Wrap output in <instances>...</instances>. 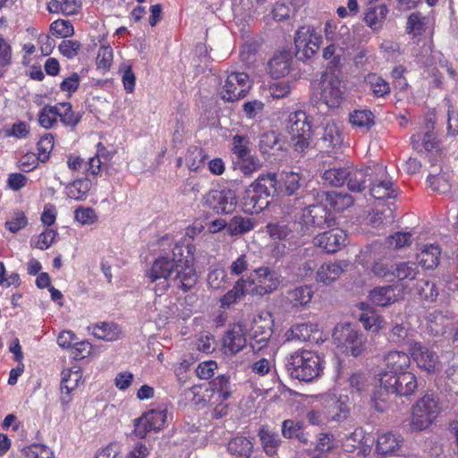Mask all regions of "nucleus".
I'll return each instance as SVG.
<instances>
[{
    "label": "nucleus",
    "instance_id": "412c9836",
    "mask_svg": "<svg viewBox=\"0 0 458 458\" xmlns=\"http://www.w3.org/2000/svg\"><path fill=\"white\" fill-rule=\"evenodd\" d=\"M290 335L292 339L302 342H314L318 344L319 341L323 342L321 332L319 331L317 323H300L292 326L290 328Z\"/></svg>",
    "mask_w": 458,
    "mask_h": 458
},
{
    "label": "nucleus",
    "instance_id": "c9c22d12",
    "mask_svg": "<svg viewBox=\"0 0 458 458\" xmlns=\"http://www.w3.org/2000/svg\"><path fill=\"white\" fill-rule=\"evenodd\" d=\"M55 106L57 107L58 117L64 125L74 128L81 122L83 113H75L71 103H58Z\"/></svg>",
    "mask_w": 458,
    "mask_h": 458
},
{
    "label": "nucleus",
    "instance_id": "a878e982",
    "mask_svg": "<svg viewBox=\"0 0 458 458\" xmlns=\"http://www.w3.org/2000/svg\"><path fill=\"white\" fill-rule=\"evenodd\" d=\"M253 446L251 439L238 435L229 440L227 451L238 458H250L253 453Z\"/></svg>",
    "mask_w": 458,
    "mask_h": 458
},
{
    "label": "nucleus",
    "instance_id": "69168bd1",
    "mask_svg": "<svg viewBox=\"0 0 458 458\" xmlns=\"http://www.w3.org/2000/svg\"><path fill=\"white\" fill-rule=\"evenodd\" d=\"M412 235L410 233L397 232L387 237L386 242L394 249H402L411 243Z\"/></svg>",
    "mask_w": 458,
    "mask_h": 458
},
{
    "label": "nucleus",
    "instance_id": "338daca9",
    "mask_svg": "<svg viewBox=\"0 0 458 458\" xmlns=\"http://www.w3.org/2000/svg\"><path fill=\"white\" fill-rule=\"evenodd\" d=\"M261 164L254 156L248 155L239 160V168L244 175H251L255 171L259 170Z\"/></svg>",
    "mask_w": 458,
    "mask_h": 458
},
{
    "label": "nucleus",
    "instance_id": "7c9ffc66",
    "mask_svg": "<svg viewBox=\"0 0 458 458\" xmlns=\"http://www.w3.org/2000/svg\"><path fill=\"white\" fill-rule=\"evenodd\" d=\"M440 253L438 245L426 244L417 255V259L424 268L432 269L438 265Z\"/></svg>",
    "mask_w": 458,
    "mask_h": 458
},
{
    "label": "nucleus",
    "instance_id": "4d7b16f0",
    "mask_svg": "<svg viewBox=\"0 0 458 458\" xmlns=\"http://www.w3.org/2000/svg\"><path fill=\"white\" fill-rule=\"evenodd\" d=\"M417 290L420 296L428 301H436L438 296V291L434 282L429 280H420L418 282Z\"/></svg>",
    "mask_w": 458,
    "mask_h": 458
},
{
    "label": "nucleus",
    "instance_id": "bb28decb",
    "mask_svg": "<svg viewBox=\"0 0 458 458\" xmlns=\"http://www.w3.org/2000/svg\"><path fill=\"white\" fill-rule=\"evenodd\" d=\"M387 13L388 9L385 4L372 6L366 11L364 21L373 31L378 32L383 28Z\"/></svg>",
    "mask_w": 458,
    "mask_h": 458
},
{
    "label": "nucleus",
    "instance_id": "680f3d73",
    "mask_svg": "<svg viewBox=\"0 0 458 458\" xmlns=\"http://www.w3.org/2000/svg\"><path fill=\"white\" fill-rule=\"evenodd\" d=\"M113 62V49L109 46H102L99 47L96 58V64L98 69L104 72L110 69Z\"/></svg>",
    "mask_w": 458,
    "mask_h": 458
},
{
    "label": "nucleus",
    "instance_id": "c756f323",
    "mask_svg": "<svg viewBox=\"0 0 458 458\" xmlns=\"http://www.w3.org/2000/svg\"><path fill=\"white\" fill-rule=\"evenodd\" d=\"M369 299L377 306H388L397 301L395 287L393 285L376 287L369 293Z\"/></svg>",
    "mask_w": 458,
    "mask_h": 458
},
{
    "label": "nucleus",
    "instance_id": "4be33fe9",
    "mask_svg": "<svg viewBox=\"0 0 458 458\" xmlns=\"http://www.w3.org/2000/svg\"><path fill=\"white\" fill-rule=\"evenodd\" d=\"M384 362L387 370H383L380 373L399 374L409 369L411 359L404 352L392 351L385 355Z\"/></svg>",
    "mask_w": 458,
    "mask_h": 458
},
{
    "label": "nucleus",
    "instance_id": "5701e85b",
    "mask_svg": "<svg viewBox=\"0 0 458 458\" xmlns=\"http://www.w3.org/2000/svg\"><path fill=\"white\" fill-rule=\"evenodd\" d=\"M350 413V405L346 395L331 400V403L326 406L325 416L327 420L341 421L347 418Z\"/></svg>",
    "mask_w": 458,
    "mask_h": 458
},
{
    "label": "nucleus",
    "instance_id": "6ab92c4d",
    "mask_svg": "<svg viewBox=\"0 0 458 458\" xmlns=\"http://www.w3.org/2000/svg\"><path fill=\"white\" fill-rule=\"evenodd\" d=\"M374 170L375 165L363 168L349 165V174L346 182L348 190L352 192H362L369 186Z\"/></svg>",
    "mask_w": 458,
    "mask_h": 458
},
{
    "label": "nucleus",
    "instance_id": "9b49d317",
    "mask_svg": "<svg viewBox=\"0 0 458 458\" xmlns=\"http://www.w3.org/2000/svg\"><path fill=\"white\" fill-rule=\"evenodd\" d=\"M203 204L217 214H232L237 208L236 192L230 189L211 190L203 197Z\"/></svg>",
    "mask_w": 458,
    "mask_h": 458
},
{
    "label": "nucleus",
    "instance_id": "2eb2a0df",
    "mask_svg": "<svg viewBox=\"0 0 458 458\" xmlns=\"http://www.w3.org/2000/svg\"><path fill=\"white\" fill-rule=\"evenodd\" d=\"M321 43L319 36L310 33V28L301 27L294 38L296 55L299 59H309L318 51Z\"/></svg>",
    "mask_w": 458,
    "mask_h": 458
},
{
    "label": "nucleus",
    "instance_id": "6e6552de",
    "mask_svg": "<svg viewBox=\"0 0 458 458\" xmlns=\"http://www.w3.org/2000/svg\"><path fill=\"white\" fill-rule=\"evenodd\" d=\"M439 411L437 399L433 394H425L412 408L411 427L416 430L428 428Z\"/></svg>",
    "mask_w": 458,
    "mask_h": 458
},
{
    "label": "nucleus",
    "instance_id": "473e14b6",
    "mask_svg": "<svg viewBox=\"0 0 458 458\" xmlns=\"http://www.w3.org/2000/svg\"><path fill=\"white\" fill-rule=\"evenodd\" d=\"M91 188V182L89 178H81L68 183L65 187L68 198L74 200H84Z\"/></svg>",
    "mask_w": 458,
    "mask_h": 458
},
{
    "label": "nucleus",
    "instance_id": "2f4dec72",
    "mask_svg": "<svg viewBox=\"0 0 458 458\" xmlns=\"http://www.w3.org/2000/svg\"><path fill=\"white\" fill-rule=\"evenodd\" d=\"M377 377L379 385L375 387L371 401L374 403L376 410L384 411L390 395L395 394V393H393L387 386L384 385L383 379L385 378V375L383 373H378Z\"/></svg>",
    "mask_w": 458,
    "mask_h": 458
},
{
    "label": "nucleus",
    "instance_id": "b1692460",
    "mask_svg": "<svg viewBox=\"0 0 458 458\" xmlns=\"http://www.w3.org/2000/svg\"><path fill=\"white\" fill-rule=\"evenodd\" d=\"M402 443L403 438L400 435L384 433L377 437L376 450L384 456L394 454L400 449Z\"/></svg>",
    "mask_w": 458,
    "mask_h": 458
},
{
    "label": "nucleus",
    "instance_id": "f704fd0d",
    "mask_svg": "<svg viewBox=\"0 0 458 458\" xmlns=\"http://www.w3.org/2000/svg\"><path fill=\"white\" fill-rule=\"evenodd\" d=\"M431 23V18L428 15H422L419 12L412 13L408 17L407 32L413 36H420L426 32Z\"/></svg>",
    "mask_w": 458,
    "mask_h": 458
},
{
    "label": "nucleus",
    "instance_id": "f8f14e48",
    "mask_svg": "<svg viewBox=\"0 0 458 458\" xmlns=\"http://www.w3.org/2000/svg\"><path fill=\"white\" fill-rule=\"evenodd\" d=\"M369 188L370 195L377 199H394L397 196V188L387 178L386 167L381 164L375 165Z\"/></svg>",
    "mask_w": 458,
    "mask_h": 458
},
{
    "label": "nucleus",
    "instance_id": "8fccbe9b",
    "mask_svg": "<svg viewBox=\"0 0 458 458\" xmlns=\"http://www.w3.org/2000/svg\"><path fill=\"white\" fill-rule=\"evenodd\" d=\"M93 335L104 341L117 340L121 335L118 326L110 323H102L93 327Z\"/></svg>",
    "mask_w": 458,
    "mask_h": 458
},
{
    "label": "nucleus",
    "instance_id": "ea45409f",
    "mask_svg": "<svg viewBox=\"0 0 458 458\" xmlns=\"http://www.w3.org/2000/svg\"><path fill=\"white\" fill-rule=\"evenodd\" d=\"M279 175L275 173H268L267 174H261L258 177L255 182L251 183L256 189L259 186L266 188V191L262 192L267 194V197H270L274 194L279 195Z\"/></svg>",
    "mask_w": 458,
    "mask_h": 458
},
{
    "label": "nucleus",
    "instance_id": "13d9d810",
    "mask_svg": "<svg viewBox=\"0 0 458 458\" xmlns=\"http://www.w3.org/2000/svg\"><path fill=\"white\" fill-rule=\"evenodd\" d=\"M348 28L341 25L337 26L335 22L327 21L325 24L324 31L326 39L331 43L338 42L344 35L348 33Z\"/></svg>",
    "mask_w": 458,
    "mask_h": 458
},
{
    "label": "nucleus",
    "instance_id": "c03bdc74",
    "mask_svg": "<svg viewBox=\"0 0 458 458\" xmlns=\"http://www.w3.org/2000/svg\"><path fill=\"white\" fill-rule=\"evenodd\" d=\"M349 121L353 126L369 130L375 124V115L369 109H357L350 113Z\"/></svg>",
    "mask_w": 458,
    "mask_h": 458
},
{
    "label": "nucleus",
    "instance_id": "a18cd8bd",
    "mask_svg": "<svg viewBox=\"0 0 458 458\" xmlns=\"http://www.w3.org/2000/svg\"><path fill=\"white\" fill-rule=\"evenodd\" d=\"M409 334V328L404 324H395L388 333V341L398 346L409 345L411 349L415 342L410 339Z\"/></svg>",
    "mask_w": 458,
    "mask_h": 458
},
{
    "label": "nucleus",
    "instance_id": "1a4fd4ad",
    "mask_svg": "<svg viewBox=\"0 0 458 458\" xmlns=\"http://www.w3.org/2000/svg\"><path fill=\"white\" fill-rule=\"evenodd\" d=\"M320 85V98L330 108L338 107L345 92V86L339 75L335 72H326L322 77Z\"/></svg>",
    "mask_w": 458,
    "mask_h": 458
},
{
    "label": "nucleus",
    "instance_id": "774afa93",
    "mask_svg": "<svg viewBox=\"0 0 458 458\" xmlns=\"http://www.w3.org/2000/svg\"><path fill=\"white\" fill-rule=\"evenodd\" d=\"M335 447V440L333 434L328 432L319 433L317 437L315 448L319 452H330Z\"/></svg>",
    "mask_w": 458,
    "mask_h": 458
},
{
    "label": "nucleus",
    "instance_id": "6e6d98bb",
    "mask_svg": "<svg viewBox=\"0 0 458 458\" xmlns=\"http://www.w3.org/2000/svg\"><path fill=\"white\" fill-rule=\"evenodd\" d=\"M143 415L148 423L151 426L153 431H159L162 429L166 421L165 409L150 410Z\"/></svg>",
    "mask_w": 458,
    "mask_h": 458
},
{
    "label": "nucleus",
    "instance_id": "423d86ee",
    "mask_svg": "<svg viewBox=\"0 0 458 458\" xmlns=\"http://www.w3.org/2000/svg\"><path fill=\"white\" fill-rule=\"evenodd\" d=\"M286 130L292 137L293 148L299 153H305L311 141V122L306 112L296 110L289 114Z\"/></svg>",
    "mask_w": 458,
    "mask_h": 458
},
{
    "label": "nucleus",
    "instance_id": "ddd939ff",
    "mask_svg": "<svg viewBox=\"0 0 458 458\" xmlns=\"http://www.w3.org/2000/svg\"><path fill=\"white\" fill-rule=\"evenodd\" d=\"M250 89L248 74L232 72L225 81L221 97L225 101L233 102L246 97Z\"/></svg>",
    "mask_w": 458,
    "mask_h": 458
},
{
    "label": "nucleus",
    "instance_id": "7ed1b4c3",
    "mask_svg": "<svg viewBox=\"0 0 458 458\" xmlns=\"http://www.w3.org/2000/svg\"><path fill=\"white\" fill-rule=\"evenodd\" d=\"M301 232L302 228L300 226V223H297V215H294V219L290 221L283 219L268 223L266 225V233L272 239L284 242V243L275 245L272 250L273 255L276 257L284 255L286 244L289 247L305 244Z\"/></svg>",
    "mask_w": 458,
    "mask_h": 458
},
{
    "label": "nucleus",
    "instance_id": "f3484780",
    "mask_svg": "<svg viewBox=\"0 0 458 458\" xmlns=\"http://www.w3.org/2000/svg\"><path fill=\"white\" fill-rule=\"evenodd\" d=\"M347 235L340 228H334L318 234L314 238V244L327 253H335L345 245Z\"/></svg>",
    "mask_w": 458,
    "mask_h": 458
},
{
    "label": "nucleus",
    "instance_id": "864d4df0",
    "mask_svg": "<svg viewBox=\"0 0 458 458\" xmlns=\"http://www.w3.org/2000/svg\"><path fill=\"white\" fill-rule=\"evenodd\" d=\"M312 295L313 293L309 286H301L289 293V300L293 306H303L310 301Z\"/></svg>",
    "mask_w": 458,
    "mask_h": 458
},
{
    "label": "nucleus",
    "instance_id": "0eeeda50",
    "mask_svg": "<svg viewBox=\"0 0 458 458\" xmlns=\"http://www.w3.org/2000/svg\"><path fill=\"white\" fill-rule=\"evenodd\" d=\"M333 337L343 352L353 357L360 356L366 349V338L362 333L354 330L350 324L336 326Z\"/></svg>",
    "mask_w": 458,
    "mask_h": 458
},
{
    "label": "nucleus",
    "instance_id": "a211bd4d",
    "mask_svg": "<svg viewBox=\"0 0 458 458\" xmlns=\"http://www.w3.org/2000/svg\"><path fill=\"white\" fill-rule=\"evenodd\" d=\"M411 354L418 367L428 373L435 372L439 366L437 354L420 343H414L410 349Z\"/></svg>",
    "mask_w": 458,
    "mask_h": 458
},
{
    "label": "nucleus",
    "instance_id": "a19ab883",
    "mask_svg": "<svg viewBox=\"0 0 458 458\" xmlns=\"http://www.w3.org/2000/svg\"><path fill=\"white\" fill-rule=\"evenodd\" d=\"M322 148H335L342 142V136L338 127L335 123H327L324 127L323 135L319 139Z\"/></svg>",
    "mask_w": 458,
    "mask_h": 458
},
{
    "label": "nucleus",
    "instance_id": "c85d7f7f",
    "mask_svg": "<svg viewBox=\"0 0 458 458\" xmlns=\"http://www.w3.org/2000/svg\"><path fill=\"white\" fill-rule=\"evenodd\" d=\"M248 280L241 276L233 284V288L224 294L220 299L221 308L226 309L236 303L247 293Z\"/></svg>",
    "mask_w": 458,
    "mask_h": 458
},
{
    "label": "nucleus",
    "instance_id": "0e129e2a",
    "mask_svg": "<svg viewBox=\"0 0 458 458\" xmlns=\"http://www.w3.org/2000/svg\"><path fill=\"white\" fill-rule=\"evenodd\" d=\"M56 234V231L47 228L37 237V242H33V240L31 241V245L42 250H47L54 242Z\"/></svg>",
    "mask_w": 458,
    "mask_h": 458
},
{
    "label": "nucleus",
    "instance_id": "bf43d9fd",
    "mask_svg": "<svg viewBox=\"0 0 458 458\" xmlns=\"http://www.w3.org/2000/svg\"><path fill=\"white\" fill-rule=\"evenodd\" d=\"M208 284L212 289H221L227 283V274L223 268H213L208 274Z\"/></svg>",
    "mask_w": 458,
    "mask_h": 458
},
{
    "label": "nucleus",
    "instance_id": "39448f33",
    "mask_svg": "<svg viewBox=\"0 0 458 458\" xmlns=\"http://www.w3.org/2000/svg\"><path fill=\"white\" fill-rule=\"evenodd\" d=\"M279 194L288 197H294L293 199H288L283 202V209L287 214H292L298 208L304 206L303 187L306 179L302 174L294 171L282 172L279 174Z\"/></svg>",
    "mask_w": 458,
    "mask_h": 458
},
{
    "label": "nucleus",
    "instance_id": "393cba45",
    "mask_svg": "<svg viewBox=\"0 0 458 458\" xmlns=\"http://www.w3.org/2000/svg\"><path fill=\"white\" fill-rule=\"evenodd\" d=\"M347 267L343 261L323 264L317 271V280L326 284H331L340 277Z\"/></svg>",
    "mask_w": 458,
    "mask_h": 458
},
{
    "label": "nucleus",
    "instance_id": "9d476101",
    "mask_svg": "<svg viewBox=\"0 0 458 458\" xmlns=\"http://www.w3.org/2000/svg\"><path fill=\"white\" fill-rule=\"evenodd\" d=\"M255 276L245 277L248 280V287H252V295L264 296L276 291L280 284L281 277L278 273L268 267H260L254 269Z\"/></svg>",
    "mask_w": 458,
    "mask_h": 458
},
{
    "label": "nucleus",
    "instance_id": "3c124183",
    "mask_svg": "<svg viewBox=\"0 0 458 458\" xmlns=\"http://www.w3.org/2000/svg\"><path fill=\"white\" fill-rule=\"evenodd\" d=\"M271 335L272 331L269 327L267 329H262L260 327H254L250 337V347L253 351H260L267 344Z\"/></svg>",
    "mask_w": 458,
    "mask_h": 458
},
{
    "label": "nucleus",
    "instance_id": "49530a36",
    "mask_svg": "<svg viewBox=\"0 0 458 458\" xmlns=\"http://www.w3.org/2000/svg\"><path fill=\"white\" fill-rule=\"evenodd\" d=\"M254 225L252 218L235 216L228 223V233L230 235H241L251 231Z\"/></svg>",
    "mask_w": 458,
    "mask_h": 458
},
{
    "label": "nucleus",
    "instance_id": "e2e57ef3",
    "mask_svg": "<svg viewBox=\"0 0 458 458\" xmlns=\"http://www.w3.org/2000/svg\"><path fill=\"white\" fill-rule=\"evenodd\" d=\"M50 30L59 38H68L74 34V29L71 21L57 20L51 23Z\"/></svg>",
    "mask_w": 458,
    "mask_h": 458
},
{
    "label": "nucleus",
    "instance_id": "4468645a",
    "mask_svg": "<svg viewBox=\"0 0 458 458\" xmlns=\"http://www.w3.org/2000/svg\"><path fill=\"white\" fill-rule=\"evenodd\" d=\"M383 374L385 375L384 385L396 395L409 396L418 388L417 377L412 372L406 370L399 374Z\"/></svg>",
    "mask_w": 458,
    "mask_h": 458
},
{
    "label": "nucleus",
    "instance_id": "5fc2aeb1",
    "mask_svg": "<svg viewBox=\"0 0 458 458\" xmlns=\"http://www.w3.org/2000/svg\"><path fill=\"white\" fill-rule=\"evenodd\" d=\"M58 111L55 106H45L39 112L38 123L45 129H49L56 123Z\"/></svg>",
    "mask_w": 458,
    "mask_h": 458
},
{
    "label": "nucleus",
    "instance_id": "603ef678",
    "mask_svg": "<svg viewBox=\"0 0 458 458\" xmlns=\"http://www.w3.org/2000/svg\"><path fill=\"white\" fill-rule=\"evenodd\" d=\"M259 148L264 154H268L273 149H281L279 135L275 131H268L262 134L259 142Z\"/></svg>",
    "mask_w": 458,
    "mask_h": 458
},
{
    "label": "nucleus",
    "instance_id": "aec40b11",
    "mask_svg": "<svg viewBox=\"0 0 458 458\" xmlns=\"http://www.w3.org/2000/svg\"><path fill=\"white\" fill-rule=\"evenodd\" d=\"M246 337L242 327L234 325L228 329L223 337V349L226 355H234L246 346Z\"/></svg>",
    "mask_w": 458,
    "mask_h": 458
},
{
    "label": "nucleus",
    "instance_id": "79ce46f5",
    "mask_svg": "<svg viewBox=\"0 0 458 458\" xmlns=\"http://www.w3.org/2000/svg\"><path fill=\"white\" fill-rule=\"evenodd\" d=\"M343 48L335 43H330L323 49V58L329 61L326 72H339Z\"/></svg>",
    "mask_w": 458,
    "mask_h": 458
},
{
    "label": "nucleus",
    "instance_id": "20e7f679",
    "mask_svg": "<svg viewBox=\"0 0 458 458\" xmlns=\"http://www.w3.org/2000/svg\"><path fill=\"white\" fill-rule=\"evenodd\" d=\"M300 215H297V223L302 228V237L305 243L317 229H326L335 225V216L332 211L323 204H313L306 208L301 207Z\"/></svg>",
    "mask_w": 458,
    "mask_h": 458
},
{
    "label": "nucleus",
    "instance_id": "052dcab7",
    "mask_svg": "<svg viewBox=\"0 0 458 458\" xmlns=\"http://www.w3.org/2000/svg\"><path fill=\"white\" fill-rule=\"evenodd\" d=\"M54 148V136L52 133H47L40 138L38 142V160L46 162L49 158V154Z\"/></svg>",
    "mask_w": 458,
    "mask_h": 458
},
{
    "label": "nucleus",
    "instance_id": "09e8293b",
    "mask_svg": "<svg viewBox=\"0 0 458 458\" xmlns=\"http://www.w3.org/2000/svg\"><path fill=\"white\" fill-rule=\"evenodd\" d=\"M394 277L399 281L413 280L419 274V266L415 262L403 261L394 264Z\"/></svg>",
    "mask_w": 458,
    "mask_h": 458
},
{
    "label": "nucleus",
    "instance_id": "f03ea898",
    "mask_svg": "<svg viewBox=\"0 0 458 458\" xmlns=\"http://www.w3.org/2000/svg\"><path fill=\"white\" fill-rule=\"evenodd\" d=\"M285 369L292 378L311 382L320 377L322 363L320 357L310 350H298L285 358Z\"/></svg>",
    "mask_w": 458,
    "mask_h": 458
},
{
    "label": "nucleus",
    "instance_id": "72a5a7b5",
    "mask_svg": "<svg viewBox=\"0 0 458 458\" xmlns=\"http://www.w3.org/2000/svg\"><path fill=\"white\" fill-rule=\"evenodd\" d=\"M291 59L288 54L275 55L268 62V69L272 77H284L290 72Z\"/></svg>",
    "mask_w": 458,
    "mask_h": 458
},
{
    "label": "nucleus",
    "instance_id": "de8ad7c7",
    "mask_svg": "<svg viewBox=\"0 0 458 458\" xmlns=\"http://www.w3.org/2000/svg\"><path fill=\"white\" fill-rule=\"evenodd\" d=\"M428 328L436 335H444L449 326V318L440 310H434L428 316Z\"/></svg>",
    "mask_w": 458,
    "mask_h": 458
},
{
    "label": "nucleus",
    "instance_id": "f257e3e1",
    "mask_svg": "<svg viewBox=\"0 0 458 458\" xmlns=\"http://www.w3.org/2000/svg\"><path fill=\"white\" fill-rule=\"evenodd\" d=\"M147 276L151 282L162 280L154 289L161 296L173 284L184 293L191 290L198 282V276L191 261L183 256L182 247L175 244L172 254L159 256L153 262Z\"/></svg>",
    "mask_w": 458,
    "mask_h": 458
},
{
    "label": "nucleus",
    "instance_id": "37998d69",
    "mask_svg": "<svg viewBox=\"0 0 458 458\" xmlns=\"http://www.w3.org/2000/svg\"><path fill=\"white\" fill-rule=\"evenodd\" d=\"M349 165L344 167H332L323 173V180L332 186L339 187L347 182Z\"/></svg>",
    "mask_w": 458,
    "mask_h": 458
},
{
    "label": "nucleus",
    "instance_id": "dca6fc26",
    "mask_svg": "<svg viewBox=\"0 0 458 458\" xmlns=\"http://www.w3.org/2000/svg\"><path fill=\"white\" fill-rule=\"evenodd\" d=\"M266 191V188L259 186L256 189L253 185H250L242 198V209L248 214H259L269 205L268 197L262 192Z\"/></svg>",
    "mask_w": 458,
    "mask_h": 458
},
{
    "label": "nucleus",
    "instance_id": "cd10ccee",
    "mask_svg": "<svg viewBox=\"0 0 458 458\" xmlns=\"http://www.w3.org/2000/svg\"><path fill=\"white\" fill-rule=\"evenodd\" d=\"M321 198L339 212L350 208L354 202L353 197L349 193L336 191H322Z\"/></svg>",
    "mask_w": 458,
    "mask_h": 458
},
{
    "label": "nucleus",
    "instance_id": "4c0bfd02",
    "mask_svg": "<svg viewBox=\"0 0 458 458\" xmlns=\"http://www.w3.org/2000/svg\"><path fill=\"white\" fill-rule=\"evenodd\" d=\"M365 82L369 87L374 97L384 98L391 92L388 81L376 73H369L365 78Z\"/></svg>",
    "mask_w": 458,
    "mask_h": 458
},
{
    "label": "nucleus",
    "instance_id": "e433bc0d",
    "mask_svg": "<svg viewBox=\"0 0 458 458\" xmlns=\"http://www.w3.org/2000/svg\"><path fill=\"white\" fill-rule=\"evenodd\" d=\"M282 435L285 438H296L303 444L309 442L307 435L304 433V424L301 421L285 420L282 423Z\"/></svg>",
    "mask_w": 458,
    "mask_h": 458
},
{
    "label": "nucleus",
    "instance_id": "58836bf2",
    "mask_svg": "<svg viewBox=\"0 0 458 458\" xmlns=\"http://www.w3.org/2000/svg\"><path fill=\"white\" fill-rule=\"evenodd\" d=\"M259 437L265 453L273 456L281 443L278 434L262 427L259 431Z\"/></svg>",
    "mask_w": 458,
    "mask_h": 458
}]
</instances>
